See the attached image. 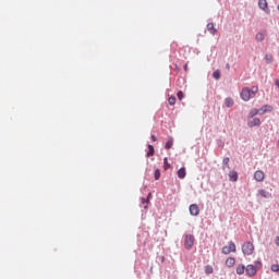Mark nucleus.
<instances>
[{
    "label": "nucleus",
    "mask_w": 279,
    "mask_h": 279,
    "mask_svg": "<svg viewBox=\"0 0 279 279\" xmlns=\"http://www.w3.org/2000/svg\"><path fill=\"white\" fill-rule=\"evenodd\" d=\"M242 253L244 254V256H252L254 254V243L244 242L242 244Z\"/></svg>",
    "instance_id": "f257e3e1"
},
{
    "label": "nucleus",
    "mask_w": 279,
    "mask_h": 279,
    "mask_svg": "<svg viewBox=\"0 0 279 279\" xmlns=\"http://www.w3.org/2000/svg\"><path fill=\"white\" fill-rule=\"evenodd\" d=\"M193 245H195V235L185 234L184 235V247H185V250H193Z\"/></svg>",
    "instance_id": "f03ea898"
},
{
    "label": "nucleus",
    "mask_w": 279,
    "mask_h": 279,
    "mask_svg": "<svg viewBox=\"0 0 279 279\" xmlns=\"http://www.w3.org/2000/svg\"><path fill=\"white\" fill-rule=\"evenodd\" d=\"M245 274L246 276H248V278H254V276L258 274V269H256V266H254L253 264H248L245 267Z\"/></svg>",
    "instance_id": "7ed1b4c3"
},
{
    "label": "nucleus",
    "mask_w": 279,
    "mask_h": 279,
    "mask_svg": "<svg viewBox=\"0 0 279 279\" xmlns=\"http://www.w3.org/2000/svg\"><path fill=\"white\" fill-rule=\"evenodd\" d=\"M240 97L243 101H250V99H252V89L244 87L240 94Z\"/></svg>",
    "instance_id": "20e7f679"
},
{
    "label": "nucleus",
    "mask_w": 279,
    "mask_h": 279,
    "mask_svg": "<svg viewBox=\"0 0 279 279\" xmlns=\"http://www.w3.org/2000/svg\"><path fill=\"white\" fill-rule=\"evenodd\" d=\"M231 252H236V244H234L232 241L229 242L228 246L222 247V254L228 256V254H231Z\"/></svg>",
    "instance_id": "39448f33"
},
{
    "label": "nucleus",
    "mask_w": 279,
    "mask_h": 279,
    "mask_svg": "<svg viewBox=\"0 0 279 279\" xmlns=\"http://www.w3.org/2000/svg\"><path fill=\"white\" fill-rule=\"evenodd\" d=\"M190 215L192 217H197L199 215V206H197V204L190 205Z\"/></svg>",
    "instance_id": "423d86ee"
},
{
    "label": "nucleus",
    "mask_w": 279,
    "mask_h": 279,
    "mask_svg": "<svg viewBox=\"0 0 279 279\" xmlns=\"http://www.w3.org/2000/svg\"><path fill=\"white\" fill-rule=\"evenodd\" d=\"M258 8L259 10L266 12V14H269V7L267 4V0H258Z\"/></svg>",
    "instance_id": "0eeeda50"
},
{
    "label": "nucleus",
    "mask_w": 279,
    "mask_h": 279,
    "mask_svg": "<svg viewBox=\"0 0 279 279\" xmlns=\"http://www.w3.org/2000/svg\"><path fill=\"white\" fill-rule=\"evenodd\" d=\"M274 110V107H271V105H264L262 108L258 109V112L260 116L267 113V112H271Z\"/></svg>",
    "instance_id": "6e6552de"
},
{
    "label": "nucleus",
    "mask_w": 279,
    "mask_h": 279,
    "mask_svg": "<svg viewBox=\"0 0 279 279\" xmlns=\"http://www.w3.org/2000/svg\"><path fill=\"white\" fill-rule=\"evenodd\" d=\"M254 179L256 180V182H263V180H265V172L260 170L255 171Z\"/></svg>",
    "instance_id": "1a4fd4ad"
},
{
    "label": "nucleus",
    "mask_w": 279,
    "mask_h": 279,
    "mask_svg": "<svg viewBox=\"0 0 279 279\" xmlns=\"http://www.w3.org/2000/svg\"><path fill=\"white\" fill-rule=\"evenodd\" d=\"M151 197V192L148 193L147 197H142L141 204L144 205V210H147L149 208V198Z\"/></svg>",
    "instance_id": "9d476101"
},
{
    "label": "nucleus",
    "mask_w": 279,
    "mask_h": 279,
    "mask_svg": "<svg viewBox=\"0 0 279 279\" xmlns=\"http://www.w3.org/2000/svg\"><path fill=\"white\" fill-rule=\"evenodd\" d=\"M260 120L258 118H254L253 121H248V128H260Z\"/></svg>",
    "instance_id": "9b49d317"
},
{
    "label": "nucleus",
    "mask_w": 279,
    "mask_h": 279,
    "mask_svg": "<svg viewBox=\"0 0 279 279\" xmlns=\"http://www.w3.org/2000/svg\"><path fill=\"white\" fill-rule=\"evenodd\" d=\"M229 180L230 182H238L239 181V173L234 170L229 172Z\"/></svg>",
    "instance_id": "f8f14e48"
},
{
    "label": "nucleus",
    "mask_w": 279,
    "mask_h": 279,
    "mask_svg": "<svg viewBox=\"0 0 279 279\" xmlns=\"http://www.w3.org/2000/svg\"><path fill=\"white\" fill-rule=\"evenodd\" d=\"M258 195H260V197H264L265 199L271 198V193L265 191L264 189L258 190Z\"/></svg>",
    "instance_id": "ddd939ff"
},
{
    "label": "nucleus",
    "mask_w": 279,
    "mask_h": 279,
    "mask_svg": "<svg viewBox=\"0 0 279 279\" xmlns=\"http://www.w3.org/2000/svg\"><path fill=\"white\" fill-rule=\"evenodd\" d=\"M235 274H238V276H243L245 274V265L239 264L236 266Z\"/></svg>",
    "instance_id": "4468645a"
},
{
    "label": "nucleus",
    "mask_w": 279,
    "mask_h": 279,
    "mask_svg": "<svg viewBox=\"0 0 279 279\" xmlns=\"http://www.w3.org/2000/svg\"><path fill=\"white\" fill-rule=\"evenodd\" d=\"M178 178L184 180L186 178V168L182 167L178 170Z\"/></svg>",
    "instance_id": "2eb2a0df"
},
{
    "label": "nucleus",
    "mask_w": 279,
    "mask_h": 279,
    "mask_svg": "<svg viewBox=\"0 0 279 279\" xmlns=\"http://www.w3.org/2000/svg\"><path fill=\"white\" fill-rule=\"evenodd\" d=\"M156 154V149L154 148V145L148 144V151L146 153V158H151Z\"/></svg>",
    "instance_id": "dca6fc26"
},
{
    "label": "nucleus",
    "mask_w": 279,
    "mask_h": 279,
    "mask_svg": "<svg viewBox=\"0 0 279 279\" xmlns=\"http://www.w3.org/2000/svg\"><path fill=\"white\" fill-rule=\"evenodd\" d=\"M207 29L209 31V34H211V36H215V34H217V28H215L214 23H208L207 24Z\"/></svg>",
    "instance_id": "f3484780"
},
{
    "label": "nucleus",
    "mask_w": 279,
    "mask_h": 279,
    "mask_svg": "<svg viewBox=\"0 0 279 279\" xmlns=\"http://www.w3.org/2000/svg\"><path fill=\"white\" fill-rule=\"evenodd\" d=\"M225 106H226L227 108H232V106H234V100H233L232 98H230V97H227V98L225 99Z\"/></svg>",
    "instance_id": "a211bd4d"
},
{
    "label": "nucleus",
    "mask_w": 279,
    "mask_h": 279,
    "mask_svg": "<svg viewBox=\"0 0 279 279\" xmlns=\"http://www.w3.org/2000/svg\"><path fill=\"white\" fill-rule=\"evenodd\" d=\"M236 263V259L234 257H228L226 260V265L228 267H234V264Z\"/></svg>",
    "instance_id": "6ab92c4d"
},
{
    "label": "nucleus",
    "mask_w": 279,
    "mask_h": 279,
    "mask_svg": "<svg viewBox=\"0 0 279 279\" xmlns=\"http://www.w3.org/2000/svg\"><path fill=\"white\" fill-rule=\"evenodd\" d=\"M255 40H257V43H263V40H265V34H263V32H258L255 36Z\"/></svg>",
    "instance_id": "aec40b11"
},
{
    "label": "nucleus",
    "mask_w": 279,
    "mask_h": 279,
    "mask_svg": "<svg viewBox=\"0 0 279 279\" xmlns=\"http://www.w3.org/2000/svg\"><path fill=\"white\" fill-rule=\"evenodd\" d=\"M171 147H173V137H169L166 145H165V149H171Z\"/></svg>",
    "instance_id": "412c9836"
},
{
    "label": "nucleus",
    "mask_w": 279,
    "mask_h": 279,
    "mask_svg": "<svg viewBox=\"0 0 279 279\" xmlns=\"http://www.w3.org/2000/svg\"><path fill=\"white\" fill-rule=\"evenodd\" d=\"M256 114H259L258 109H252V110L248 112V119H254V117H256Z\"/></svg>",
    "instance_id": "4be33fe9"
},
{
    "label": "nucleus",
    "mask_w": 279,
    "mask_h": 279,
    "mask_svg": "<svg viewBox=\"0 0 279 279\" xmlns=\"http://www.w3.org/2000/svg\"><path fill=\"white\" fill-rule=\"evenodd\" d=\"M226 167H230V157H225L222 160V169H226Z\"/></svg>",
    "instance_id": "5701e85b"
},
{
    "label": "nucleus",
    "mask_w": 279,
    "mask_h": 279,
    "mask_svg": "<svg viewBox=\"0 0 279 279\" xmlns=\"http://www.w3.org/2000/svg\"><path fill=\"white\" fill-rule=\"evenodd\" d=\"M171 168V163H169V159L167 157L163 158V169L167 171Z\"/></svg>",
    "instance_id": "b1692460"
},
{
    "label": "nucleus",
    "mask_w": 279,
    "mask_h": 279,
    "mask_svg": "<svg viewBox=\"0 0 279 279\" xmlns=\"http://www.w3.org/2000/svg\"><path fill=\"white\" fill-rule=\"evenodd\" d=\"M213 77L214 80H221V71L219 70L214 71Z\"/></svg>",
    "instance_id": "393cba45"
},
{
    "label": "nucleus",
    "mask_w": 279,
    "mask_h": 279,
    "mask_svg": "<svg viewBox=\"0 0 279 279\" xmlns=\"http://www.w3.org/2000/svg\"><path fill=\"white\" fill-rule=\"evenodd\" d=\"M214 271H215V269L213 268V266H210V265L205 266V274L210 275Z\"/></svg>",
    "instance_id": "a878e982"
},
{
    "label": "nucleus",
    "mask_w": 279,
    "mask_h": 279,
    "mask_svg": "<svg viewBox=\"0 0 279 279\" xmlns=\"http://www.w3.org/2000/svg\"><path fill=\"white\" fill-rule=\"evenodd\" d=\"M271 271H274L275 274H279V265L278 264H272L270 266Z\"/></svg>",
    "instance_id": "bb28decb"
},
{
    "label": "nucleus",
    "mask_w": 279,
    "mask_h": 279,
    "mask_svg": "<svg viewBox=\"0 0 279 279\" xmlns=\"http://www.w3.org/2000/svg\"><path fill=\"white\" fill-rule=\"evenodd\" d=\"M265 60L267 64H271V62H274V57H271V54H265Z\"/></svg>",
    "instance_id": "cd10ccee"
},
{
    "label": "nucleus",
    "mask_w": 279,
    "mask_h": 279,
    "mask_svg": "<svg viewBox=\"0 0 279 279\" xmlns=\"http://www.w3.org/2000/svg\"><path fill=\"white\" fill-rule=\"evenodd\" d=\"M168 104H169V106H175V96L169 97Z\"/></svg>",
    "instance_id": "c85d7f7f"
},
{
    "label": "nucleus",
    "mask_w": 279,
    "mask_h": 279,
    "mask_svg": "<svg viewBox=\"0 0 279 279\" xmlns=\"http://www.w3.org/2000/svg\"><path fill=\"white\" fill-rule=\"evenodd\" d=\"M154 178L155 180H160V169H156L155 172H154Z\"/></svg>",
    "instance_id": "c756f323"
},
{
    "label": "nucleus",
    "mask_w": 279,
    "mask_h": 279,
    "mask_svg": "<svg viewBox=\"0 0 279 279\" xmlns=\"http://www.w3.org/2000/svg\"><path fill=\"white\" fill-rule=\"evenodd\" d=\"M258 93V87L257 86H253L251 89V97H254V95H256Z\"/></svg>",
    "instance_id": "7c9ffc66"
},
{
    "label": "nucleus",
    "mask_w": 279,
    "mask_h": 279,
    "mask_svg": "<svg viewBox=\"0 0 279 279\" xmlns=\"http://www.w3.org/2000/svg\"><path fill=\"white\" fill-rule=\"evenodd\" d=\"M177 97H178L179 101H182V99H184V93L182 90H179L177 93Z\"/></svg>",
    "instance_id": "2f4dec72"
},
{
    "label": "nucleus",
    "mask_w": 279,
    "mask_h": 279,
    "mask_svg": "<svg viewBox=\"0 0 279 279\" xmlns=\"http://www.w3.org/2000/svg\"><path fill=\"white\" fill-rule=\"evenodd\" d=\"M217 145H218V147H225L226 143H223V141H221V140H217Z\"/></svg>",
    "instance_id": "473e14b6"
},
{
    "label": "nucleus",
    "mask_w": 279,
    "mask_h": 279,
    "mask_svg": "<svg viewBox=\"0 0 279 279\" xmlns=\"http://www.w3.org/2000/svg\"><path fill=\"white\" fill-rule=\"evenodd\" d=\"M254 267H263V263L260 260H256Z\"/></svg>",
    "instance_id": "72a5a7b5"
},
{
    "label": "nucleus",
    "mask_w": 279,
    "mask_h": 279,
    "mask_svg": "<svg viewBox=\"0 0 279 279\" xmlns=\"http://www.w3.org/2000/svg\"><path fill=\"white\" fill-rule=\"evenodd\" d=\"M151 141L154 142V143H156V141H158V138L156 137V135H151Z\"/></svg>",
    "instance_id": "f704fd0d"
},
{
    "label": "nucleus",
    "mask_w": 279,
    "mask_h": 279,
    "mask_svg": "<svg viewBox=\"0 0 279 279\" xmlns=\"http://www.w3.org/2000/svg\"><path fill=\"white\" fill-rule=\"evenodd\" d=\"M276 245L279 247V236L276 238Z\"/></svg>",
    "instance_id": "c9c22d12"
},
{
    "label": "nucleus",
    "mask_w": 279,
    "mask_h": 279,
    "mask_svg": "<svg viewBox=\"0 0 279 279\" xmlns=\"http://www.w3.org/2000/svg\"><path fill=\"white\" fill-rule=\"evenodd\" d=\"M226 69H227L228 71H230V63H227V64H226Z\"/></svg>",
    "instance_id": "e433bc0d"
},
{
    "label": "nucleus",
    "mask_w": 279,
    "mask_h": 279,
    "mask_svg": "<svg viewBox=\"0 0 279 279\" xmlns=\"http://www.w3.org/2000/svg\"><path fill=\"white\" fill-rule=\"evenodd\" d=\"M186 69H187V66L186 65H184V70L186 71Z\"/></svg>",
    "instance_id": "4c0bfd02"
}]
</instances>
